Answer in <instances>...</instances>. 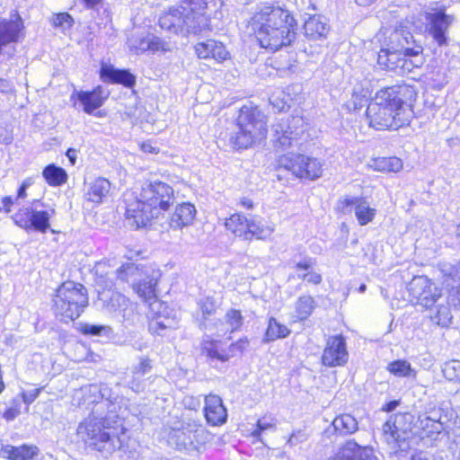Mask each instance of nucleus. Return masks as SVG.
Returning a JSON list of instances; mask_svg holds the SVG:
<instances>
[{"mask_svg":"<svg viewBox=\"0 0 460 460\" xmlns=\"http://www.w3.org/2000/svg\"><path fill=\"white\" fill-rule=\"evenodd\" d=\"M300 279L310 284L318 285L322 282V276L312 269L306 272V276H300Z\"/></svg>","mask_w":460,"mask_h":460,"instance_id":"nucleus-58","label":"nucleus"},{"mask_svg":"<svg viewBox=\"0 0 460 460\" xmlns=\"http://www.w3.org/2000/svg\"><path fill=\"white\" fill-rule=\"evenodd\" d=\"M149 45L148 50L152 52H172L174 49V46L160 37L151 35L149 36Z\"/></svg>","mask_w":460,"mask_h":460,"instance_id":"nucleus-44","label":"nucleus"},{"mask_svg":"<svg viewBox=\"0 0 460 460\" xmlns=\"http://www.w3.org/2000/svg\"><path fill=\"white\" fill-rule=\"evenodd\" d=\"M256 38L261 48L271 51L289 46L296 39V22L279 6L262 5L253 16Z\"/></svg>","mask_w":460,"mask_h":460,"instance_id":"nucleus-3","label":"nucleus"},{"mask_svg":"<svg viewBox=\"0 0 460 460\" xmlns=\"http://www.w3.org/2000/svg\"><path fill=\"white\" fill-rule=\"evenodd\" d=\"M105 423L106 420L89 417L78 425L77 436L84 444L95 450L111 452V434L107 431L111 427L110 423Z\"/></svg>","mask_w":460,"mask_h":460,"instance_id":"nucleus-7","label":"nucleus"},{"mask_svg":"<svg viewBox=\"0 0 460 460\" xmlns=\"http://www.w3.org/2000/svg\"><path fill=\"white\" fill-rule=\"evenodd\" d=\"M248 346L247 340H239L238 341L232 343L228 346V350L231 358L234 357L237 352L242 353Z\"/></svg>","mask_w":460,"mask_h":460,"instance_id":"nucleus-57","label":"nucleus"},{"mask_svg":"<svg viewBox=\"0 0 460 460\" xmlns=\"http://www.w3.org/2000/svg\"><path fill=\"white\" fill-rule=\"evenodd\" d=\"M276 423L275 420L271 417L264 416L258 420L257 421V429L252 431V435L254 438H258L262 431L268 429H275Z\"/></svg>","mask_w":460,"mask_h":460,"instance_id":"nucleus-49","label":"nucleus"},{"mask_svg":"<svg viewBox=\"0 0 460 460\" xmlns=\"http://www.w3.org/2000/svg\"><path fill=\"white\" fill-rule=\"evenodd\" d=\"M249 227V240H252L253 237L259 240H267L275 231L273 226L256 222L252 219H250Z\"/></svg>","mask_w":460,"mask_h":460,"instance_id":"nucleus-37","label":"nucleus"},{"mask_svg":"<svg viewBox=\"0 0 460 460\" xmlns=\"http://www.w3.org/2000/svg\"><path fill=\"white\" fill-rule=\"evenodd\" d=\"M199 308L202 313V317L207 320L209 316L214 315L217 312V305L211 297H206L199 302Z\"/></svg>","mask_w":460,"mask_h":460,"instance_id":"nucleus-50","label":"nucleus"},{"mask_svg":"<svg viewBox=\"0 0 460 460\" xmlns=\"http://www.w3.org/2000/svg\"><path fill=\"white\" fill-rule=\"evenodd\" d=\"M412 57L406 55L405 52L397 51L390 46L386 49H381L378 53L377 62L385 69L394 70L398 73H409L412 71L414 66H418L417 64H414L410 59Z\"/></svg>","mask_w":460,"mask_h":460,"instance_id":"nucleus-14","label":"nucleus"},{"mask_svg":"<svg viewBox=\"0 0 460 460\" xmlns=\"http://www.w3.org/2000/svg\"><path fill=\"white\" fill-rule=\"evenodd\" d=\"M117 303L119 305V306L123 307L121 310H119V312L122 314V318L125 321L133 320L135 316L134 308L132 305H130L129 301L126 298V296L122 295H117Z\"/></svg>","mask_w":460,"mask_h":460,"instance_id":"nucleus-46","label":"nucleus"},{"mask_svg":"<svg viewBox=\"0 0 460 460\" xmlns=\"http://www.w3.org/2000/svg\"><path fill=\"white\" fill-rule=\"evenodd\" d=\"M266 124L265 115L257 107L243 106L237 119L238 131L232 139L239 148H247L265 138Z\"/></svg>","mask_w":460,"mask_h":460,"instance_id":"nucleus-6","label":"nucleus"},{"mask_svg":"<svg viewBox=\"0 0 460 460\" xmlns=\"http://www.w3.org/2000/svg\"><path fill=\"white\" fill-rule=\"evenodd\" d=\"M187 429L190 433H193V450H199L209 438L208 432L200 423L195 420L188 421Z\"/></svg>","mask_w":460,"mask_h":460,"instance_id":"nucleus-38","label":"nucleus"},{"mask_svg":"<svg viewBox=\"0 0 460 460\" xmlns=\"http://www.w3.org/2000/svg\"><path fill=\"white\" fill-rule=\"evenodd\" d=\"M111 189V183L104 178L96 179L89 188L87 192L88 200L100 203L102 198L106 196Z\"/></svg>","mask_w":460,"mask_h":460,"instance_id":"nucleus-33","label":"nucleus"},{"mask_svg":"<svg viewBox=\"0 0 460 460\" xmlns=\"http://www.w3.org/2000/svg\"><path fill=\"white\" fill-rule=\"evenodd\" d=\"M402 166V161L396 156L375 158L370 164L375 171L385 172H398Z\"/></svg>","mask_w":460,"mask_h":460,"instance_id":"nucleus-31","label":"nucleus"},{"mask_svg":"<svg viewBox=\"0 0 460 460\" xmlns=\"http://www.w3.org/2000/svg\"><path fill=\"white\" fill-rule=\"evenodd\" d=\"M31 184L30 179L23 181L17 192V199H25L27 197L26 190Z\"/></svg>","mask_w":460,"mask_h":460,"instance_id":"nucleus-61","label":"nucleus"},{"mask_svg":"<svg viewBox=\"0 0 460 460\" xmlns=\"http://www.w3.org/2000/svg\"><path fill=\"white\" fill-rule=\"evenodd\" d=\"M434 13L427 14L429 33L441 46L447 41L446 32L455 18L452 15L446 14L444 7L434 9Z\"/></svg>","mask_w":460,"mask_h":460,"instance_id":"nucleus-16","label":"nucleus"},{"mask_svg":"<svg viewBox=\"0 0 460 460\" xmlns=\"http://www.w3.org/2000/svg\"><path fill=\"white\" fill-rule=\"evenodd\" d=\"M398 457L400 460H429L422 453L413 455L410 458L406 455L400 454Z\"/></svg>","mask_w":460,"mask_h":460,"instance_id":"nucleus-64","label":"nucleus"},{"mask_svg":"<svg viewBox=\"0 0 460 460\" xmlns=\"http://www.w3.org/2000/svg\"><path fill=\"white\" fill-rule=\"evenodd\" d=\"M205 417L213 426L222 425L226 421V409L218 395L209 394L205 398Z\"/></svg>","mask_w":460,"mask_h":460,"instance_id":"nucleus-19","label":"nucleus"},{"mask_svg":"<svg viewBox=\"0 0 460 460\" xmlns=\"http://www.w3.org/2000/svg\"><path fill=\"white\" fill-rule=\"evenodd\" d=\"M171 439L178 449L193 450V433L187 429V422L181 429L172 430Z\"/></svg>","mask_w":460,"mask_h":460,"instance_id":"nucleus-32","label":"nucleus"},{"mask_svg":"<svg viewBox=\"0 0 460 460\" xmlns=\"http://www.w3.org/2000/svg\"><path fill=\"white\" fill-rule=\"evenodd\" d=\"M101 79L104 83H115V67L111 64H108L105 62L102 63L101 72H100Z\"/></svg>","mask_w":460,"mask_h":460,"instance_id":"nucleus-52","label":"nucleus"},{"mask_svg":"<svg viewBox=\"0 0 460 460\" xmlns=\"http://www.w3.org/2000/svg\"><path fill=\"white\" fill-rule=\"evenodd\" d=\"M20 414V410L16 407H11L9 409H7L4 413V417L5 420H13V419H15L18 415Z\"/></svg>","mask_w":460,"mask_h":460,"instance_id":"nucleus-62","label":"nucleus"},{"mask_svg":"<svg viewBox=\"0 0 460 460\" xmlns=\"http://www.w3.org/2000/svg\"><path fill=\"white\" fill-rule=\"evenodd\" d=\"M55 215V209L37 210L31 207L19 209L13 217L14 223L25 229L46 233L49 228V219Z\"/></svg>","mask_w":460,"mask_h":460,"instance_id":"nucleus-11","label":"nucleus"},{"mask_svg":"<svg viewBox=\"0 0 460 460\" xmlns=\"http://www.w3.org/2000/svg\"><path fill=\"white\" fill-rule=\"evenodd\" d=\"M328 31L329 25L323 16L311 15L304 23V34L309 40H323Z\"/></svg>","mask_w":460,"mask_h":460,"instance_id":"nucleus-24","label":"nucleus"},{"mask_svg":"<svg viewBox=\"0 0 460 460\" xmlns=\"http://www.w3.org/2000/svg\"><path fill=\"white\" fill-rule=\"evenodd\" d=\"M54 27L68 29L73 24V18L67 13H61L52 18Z\"/></svg>","mask_w":460,"mask_h":460,"instance_id":"nucleus-51","label":"nucleus"},{"mask_svg":"<svg viewBox=\"0 0 460 460\" xmlns=\"http://www.w3.org/2000/svg\"><path fill=\"white\" fill-rule=\"evenodd\" d=\"M214 40L199 42L195 45V52L199 58H210L213 51Z\"/></svg>","mask_w":460,"mask_h":460,"instance_id":"nucleus-47","label":"nucleus"},{"mask_svg":"<svg viewBox=\"0 0 460 460\" xmlns=\"http://www.w3.org/2000/svg\"><path fill=\"white\" fill-rule=\"evenodd\" d=\"M409 290L417 300V304L426 308L432 306L441 296L437 286L424 276L413 278L409 285Z\"/></svg>","mask_w":460,"mask_h":460,"instance_id":"nucleus-13","label":"nucleus"},{"mask_svg":"<svg viewBox=\"0 0 460 460\" xmlns=\"http://www.w3.org/2000/svg\"><path fill=\"white\" fill-rule=\"evenodd\" d=\"M23 22L18 13L0 21V56L11 59L16 53V44L23 37Z\"/></svg>","mask_w":460,"mask_h":460,"instance_id":"nucleus-10","label":"nucleus"},{"mask_svg":"<svg viewBox=\"0 0 460 460\" xmlns=\"http://www.w3.org/2000/svg\"><path fill=\"white\" fill-rule=\"evenodd\" d=\"M150 34H133L128 40V46L131 49H134L136 53H143L148 50Z\"/></svg>","mask_w":460,"mask_h":460,"instance_id":"nucleus-41","label":"nucleus"},{"mask_svg":"<svg viewBox=\"0 0 460 460\" xmlns=\"http://www.w3.org/2000/svg\"><path fill=\"white\" fill-rule=\"evenodd\" d=\"M442 272L445 276L450 279L456 285L447 283L448 286H452V289L450 291V303H452L455 306H460V267H455L451 265H445L442 269Z\"/></svg>","mask_w":460,"mask_h":460,"instance_id":"nucleus-28","label":"nucleus"},{"mask_svg":"<svg viewBox=\"0 0 460 460\" xmlns=\"http://www.w3.org/2000/svg\"><path fill=\"white\" fill-rule=\"evenodd\" d=\"M117 84H123L129 90L128 107L126 106L124 114L131 120L132 124L140 123V126L145 131H151V128H149V120L146 119V121L144 122L143 119H140L144 112L140 108L136 106L137 96L133 89L136 84V76L128 70L117 69Z\"/></svg>","mask_w":460,"mask_h":460,"instance_id":"nucleus-12","label":"nucleus"},{"mask_svg":"<svg viewBox=\"0 0 460 460\" xmlns=\"http://www.w3.org/2000/svg\"><path fill=\"white\" fill-rule=\"evenodd\" d=\"M387 368L390 373L399 377L410 376L412 373H414L411 364L406 360L393 361L388 365Z\"/></svg>","mask_w":460,"mask_h":460,"instance_id":"nucleus-42","label":"nucleus"},{"mask_svg":"<svg viewBox=\"0 0 460 460\" xmlns=\"http://www.w3.org/2000/svg\"><path fill=\"white\" fill-rule=\"evenodd\" d=\"M451 314L447 306H439L438 308L437 314L433 317V319L437 322L438 324L446 326L451 321Z\"/></svg>","mask_w":460,"mask_h":460,"instance_id":"nucleus-54","label":"nucleus"},{"mask_svg":"<svg viewBox=\"0 0 460 460\" xmlns=\"http://www.w3.org/2000/svg\"><path fill=\"white\" fill-rule=\"evenodd\" d=\"M196 216V208L190 203H181L175 208L172 215L169 226L174 230L181 229L190 226Z\"/></svg>","mask_w":460,"mask_h":460,"instance_id":"nucleus-23","label":"nucleus"},{"mask_svg":"<svg viewBox=\"0 0 460 460\" xmlns=\"http://www.w3.org/2000/svg\"><path fill=\"white\" fill-rule=\"evenodd\" d=\"M278 170H287L298 178L315 180L322 176L323 164L316 158L301 154H287L279 157Z\"/></svg>","mask_w":460,"mask_h":460,"instance_id":"nucleus-8","label":"nucleus"},{"mask_svg":"<svg viewBox=\"0 0 460 460\" xmlns=\"http://www.w3.org/2000/svg\"><path fill=\"white\" fill-rule=\"evenodd\" d=\"M87 305V289L73 281L63 283L53 298V311L65 322L78 318Z\"/></svg>","mask_w":460,"mask_h":460,"instance_id":"nucleus-5","label":"nucleus"},{"mask_svg":"<svg viewBox=\"0 0 460 460\" xmlns=\"http://www.w3.org/2000/svg\"><path fill=\"white\" fill-rule=\"evenodd\" d=\"M389 39L392 49L397 51H402L406 55L413 57H417L421 52V47L411 48L410 46L413 42V36L410 31L395 30L391 33Z\"/></svg>","mask_w":460,"mask_h":460,"instance_id":"nucleus-22","label":"nucleus"},{"mask_svg":"<svg viewBox=\"0 0 460 460\" xmlns=\"http://www.w3.org/2000/svg\"><path fill=\"white\" fill-rule=\"evenodd\" d=\"M249 223L244 215L241 213H234L225 220V227L227 231L243 240H249Z\"/></svg>","mask_w":460,"mask_h":460,"instance_id":"nucleus-25","label":"nucleus"},{"mask_svg":"<svg viewBox=\"0 0 460 460\" xmlns=\"http://www.w3.org/2000/svg\"><path fill=\"white\" fill-rule=\"evenodd\" d=\"M78 101L84 106V111L86 113H92L94 110L102 105L105 99L108 98L110 91L98 86L92 92H77Z\"/></svg>","mask_w":460,"mask_h":460,"instance_id":"nucleus-20","label":"nucleus"},{"mask_svg":"<svg viewBox=\"0 0 460 460\" xmlns=\"http://www.w3.org/2000/svg\"><path fill=\"white\" fill-rule=\"evenodd\" d=\"M80 332L84 334L98 336L105 332L107 328L102 325H93L89 323H82L80 325Z\"/></svg>","mask_w":460,"mask_h":460,"instance_id":"nucleus-56","label":"nucleus"},{"mask_svg":"<svg viewBox=\"0 0 460 460\" xmlns=\"http://www.w3.org/2000/svg\"><path fill=\"white\" fill-rule=\"evenodd\" d=\"M217 0H181L179 8H171L159 18L162 29L188 36L209 30L208 11L217 7Z\"/></svg>","mask_w":460,"mask_h":460,"instance_id":"nucleus-4","label":"nucleus"},{"mask_svg":"<svg viewBox=\"0 0 460 460\" xmlns=\"http://www.w3.org/2000/svg\"><path fill=\"white\" fill-rule=\"evenodd\" d=\"M213 47L214 48L210 58H214L218 62H222L228 58V51L221 42L214 40Z\"/></svg>","mask_w":460,"mask_h":460,"instance_id":"nucleus-53","label":"nucleus"},{"mask_svg":"<svg viewBox=\"0 0 460 460\" xmlns=\"http://www.w3.org/2000/svg\"><path fill=\"white\" fill-rule=\"evenodd\" d=\"M315 302L311 296H302L296 302V316L300 320L307 319L314 308Z\"/></svg>","mask_w":460,"mask_h":460,"instance_id":"nucleus-40","label":"nucleus"},{"mask_svg":"<svg viewBox=\"0 0 460 460\" xmlns=\"http://www.w3.org/2000/svg\"><path fill=\"white\" fill-rule=\"evenodd\" d=\"M332 426L341 436L353 434L358 429V420L350 414L337 416L332 421Z\"/></svg>","mask_w":460,"mask_h":460,"instance_id":"nucleus-30","label":"nucleus"},{"mask_svg":"<svg viewBox=\"0 0 460 460\" xmlns=\"http://www.w3.org/2000/svg\"><path fill=\"white\" fill-rule=\"evenodd\" d=\"M226 322L228 325V330L233 332L238 330L243 324V316L239 310L231 309L226 314Z\"/></svg>","mask_w":460,"mask_h":460,"instance_id":"nucleus-45","label":"nucleus"},{"mask_svg":"<svg viewBox=\"0 0 460 460\" xmlns=\"http://www.w3.org/2000/svg\"><path fill=\"white\" fill-rule=\"evenodd\" d=\"M13 91V84L10 83V81L5 79H0V92L1 93H10Z\"/></svg>","mask_w":460,"mask_h":460,"instance_id":"nucleus-63","label":"nucleus"},{"mask_svg":"<svg viewBox=\"0 0 460 460\" xmlns=\"http://www.w3.org/2000/svg\"><path fill=\"white\" fill-rule=\"evenodd\" d=\"M413 87L402 84L379 90L367 108L369 126L376 129H397L413 116Z\"/></svg>","mask_w":460,"mask_h":460,"instance_id":"nucleus-1","label":"nucleus"},{"mask_svg":"<svg viewBox=\"0 0 460 460\" xmlns=\"http://www.w3.org/2000/svg\"><path fill=\"white\" fill-rule=\"evenodd\" d=\"M341 203L344 212L349 213L352 210L355 213L357 220L360 226H366L372 222L376 210L371 208L368 202L360 197H346Z\"/></svg>","mask_w":460,"mask_h":460,"instance_id":"nucleus-17","label":"nucleus"},{"mask_svg":"<svg viewBox=\"0 0 460 460\" xmlns=\"http://www.w3.org/2000/svg\"><path fill=\"white\" fill-rule=\"evenodd\" d=\"M314 263L315 261L312 258H305L303 261L296 262L295 270L297 272L298 279H300V276H306V272L313 269Z\"/></svg>","mask_w":460,"mask_h":460,"instance_id":"nucleus-55","label":"nucleus"},{"mask_svg":"<svg viewBox=\"0 0 460 460\" xmlns=\"http://www.w3.org/2000/svg\"><path fill=\"white\" fill-rule=\"evenodd\" d=\"M332 460H378L373 448L360 447L354 440L346 441L335 453Z\"/></svg>","mask_w":460,"mask_h":460,"instance_id":"nucleus-18","label":"nucleus"},{"mask_svg":"<svg viewBox=\"0 0 460 460\" xmlns=\"http://www.w3.org/2000/svg\"><path fill=\"white\" fill-rule=\"evenodd\" d=\"M305 122L302 116L280 118L272 125L273 143L276 147L287 149L305 130Z\"/></svg>","mask_w":460,"mask_h":460,"instance_id":"nucleus-9","label":"nucleus"},{"mask_svg":"<svg viewBox=\"0 0 460 460\" xmlns=\"http://www.w3.org/2000/svg\"><path fill=\"white\" fill-rule=\"evenodd\" d=\"M155 278H147L138 284H134L133 288L136 290L139 297L148 304L149 309L155 311V308H162L163 303L158 300L155 294L156 286Z\"/></svg>","mask_w":460,"mask_h":460,"instance_id":"nucleus-21","label":"nucleus"},{"mask_svg":"<svg viewBox=\"0 0 460 460\" xmlns=\"http://www.w3.org/2000/svg\"><path fill=\"white\" fill-rule=\"evenodd\" d=\"M369 96L367 89H361L360 91L353 90L351 99L347 102L346 106L349 110L356 111L361 109Z\"/></svg>","mask_w":460,"mask_h":460,"instance_id":"nucleus-43","label":"nucleus"},{"mask_svg":"<svg viewBox=\"0 0 460 460\" xmlns=\"http://www.w3.org/2000/svg\"><path fill=\"white\" fill-rule=\"evenodd\" d=\"M289 333L290 331L286 325L281 324L275 318L270 317L264 340L269 342L278 339L286 338Z\"/></svg>","mask_w":460,"mask_h":460,"instance_id":"nucleus-36","label":"nucleus"},{"mask_svg":"<svg viewBox=\"0 0 460 460\" xmlns=\"http://www.w3.org/2000/svg\"><path fill=\"white\" fill-rule=\"evenodd\" d=\"M149 310L150 311L148 314L151 318L149 322V331L151 332L161 334L163 331L172 327L171 320L166 317H163L160 314L161 308H155V311H152L151 309Z\"/></svg>","mask_w":460,"mask_h":460,"instance_id":"nucleus-39","label":"nucleus"},{"mask_svg":"<svg viewBox=\"0 0 460 460\" xmlns=\"http://www.w3.org/2000/svg\"><path fill=\"white\" fill-rule=\"evenodd\" d=\"M140 275L138 267L134 263H127L121 267L119 271L117 270V279H120L125 281L129 280V277H137Z\"/></svg>","mask_w":460,"mask_h":460,"instance_id":"nucleus-48","label":"nucleus"},{"mask_svg":"<svg viewBox=\"0 0 460 460\" xmlns=\"http://www.w3.org/2000/svg\"><path fill=\"white\" fill-rule=\"evenodd\" d=\"M202 353L211 360L226 362L231 358L228 347L224 348L220 341H204Z\"/></svg>","mask_w":460,"mask_h":460,"instance_id":"nucleus-27","label":"nucleus"},{"mask_svg":"<svg viewBox=\"0 0 460 460\" xmlns=\"http://www.w3.org/2000/svg\"><path fill=\"white\" fill-rule=\"evenodd\" d=\"M347 344L342 335L329 337L322 355V362L326 367L344 366L348 362Z\"/></svg>","mask_w":460,"mask_h":460,"instance_id":"nucleus-15","label":"nucleus"},{"mask_svg":"<svg viewBox=\"0 0 460 460\" xmlns=\"http://www.w3.org/2000/svg\"><path fill=\"white\" fill-rule=\"evenodd\" d=\"M42 175L50 186H59L67 180V174L64 169L55 164H49L42 172Z\"/></svg>","mask_w":460,"mask_h":460,"instance_id":"nucleus-35","label":"nucleus"},{"mask_svg":"<svg viewBox=\"0 0 460 460\" xmlns=\"http://www.w3.org/2000/svg\"><path fill=\"white\" fill-rule=\"evenodd\" d=\"M95 282L103 290L113 286L114 270L108 261H100L94 267Z\"/></svg>","mask_w":460,"mask_h":460,"instance_id":"nucleus-29","label":"nucleus"},{"mask_svg":"<svg viewBox=\"0 0 460 460\" xmlns=\"http://www.w3.org/2000/svg\"><path fill=\"white\" fill-rule=\"evenodd\" d=\"M40 394V389H34L22 394L23 402L27 404L31 403Z\"/></svg>","mask_w":460,"mask_h":460,"instance_id":"nucleus-60","label":"nucleus"},{"mask_svg":"<svg viewBox=\"0 0 460 460\" xmlns=\"http://www.w3.org/2000/svg\"><path fill=\"white\" fill-rule=\"evenodd\" d=\"M38 454L39 449L35 446L13 447L6 445L1 448L2 456L10 460H32Z\"/></svg>","mask_w":460,"mask_h":460,"instance_id":"nucleus-26","label":"nucleus"},{"mask_svg":"<svg viewBox=\"0 0 460 460\" xmlns=\"http://www.w3.org/2000/svg\"><path fill=\"white\" fill-rule=\"evenodd\" d=\"M151 369V362L146 358H142L140 359V362L135 366L134 367V373L138 375H145L146 373L149 372Z\"/></svg>","mask_w":460,"mask_h":460,"instance_id":"nucleus-59","label":"nucleus"},{"mask_svg":"<svg viewBox=\"0 0 460 460\" xmlns=\"http://www.w3.org/2000/svg\"><path fill=\"white\" fill-rule=\"evenodd\" d=\"M402 415H396L394 418L390 417L388 420H386L382 428L383 437L386 443L390 445H396L401 440V434L396 426V422L398 419H402Z\"/></svg>","mask_w":460,"mask_h":460,"instance_id":"nucleus-34","label":"nucleus"},{"mask_svg":"<svg viewBox=\"0 0 460 460\" xmlns=\"http://www.w3.org/2000/svg\"><path fill=\"white\" fill-rule=\"evenodd\" d=\"M121 200L125 204L128 226L138 229L169 209L174 202L173 190L163 181H150L143 185L139 198L131 190H127Z\"/></svg>","mask_w":460,"mask_h":460,"instance_id":"nucleus-2","label":"nucleus"}]
</instances>
